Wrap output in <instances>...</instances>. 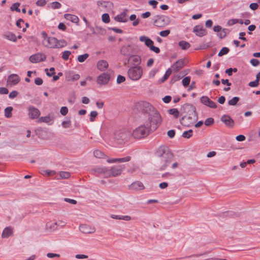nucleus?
<instances>
[{
	"label": "nucleus",
	"mask_w": 260,
	"mask_h": 260,
	"mask_svg": "<svg viewBox=\"0 0 260 260\" xmlns=\"http://www.w3.org/2000/svg\"><path fill=\"white\" fill-rule=\"evenodd\" d=\"M79 230L84 234H92L95 232V229L87 224H82L79 226Z\"/></svg>",
	"instance_id": "2eb2a0df"
},
{
	"label": "nucleus",
	"mask_w": 260,
	"mask_h": 260,
	"mask_svg": "<svg viewBox=\"0 0 260 260\" xmlns=\"http://www.w3.org/2000/svg\"><path fill=\"white\" fill-rule=\"evenodd\" d=\"M89 54L88 53H85L83 55H80L78 56L77 60L80 62H84L88 57Z\"/></svg>",
	"instance_id": "ea45409f"
},
{
	"label": "nucleus",
	"mask_w": 260,
	"mask_h": 260,
	"mask_svg": "<svg viewBox=\"0 0 260 260\" xmlns=\"http://www.w3.org/2000/svg\"><path fill=\"white\" fill-rule=\"evenodd\" d=\"M130 188L134 190H143L144 189V186L141 182L137 181L131 184Z\"/></svg>",
	"instance_id": "4be33fe9"
},
{
	"label": "nucleus",
	"mask_w": 260,
	"mask_h": 260,
	"mask_svg": "<svg viewBox=\"0 0 260 260\" xmlns=\"http://www.w3.org/2000/svg\"><path fill=\"white\" fill-rule=\"evenodd\" d=\"M95 171L98 173L104 174L108 176V169L106 168H98L95 169Z\"/></svg>",
	"instance_id": "4c0bfd02"
},
{
	"label": "nucleus",
	"mask_w": 260,
	"mask_h": 260,
	"mask_svg": "<svg viewBox=\"0 0 260 260\" xmlns=\"http://www.w3.org/2000/svg\"><path fill=\"white\" fill-rule=\"evenodd\" d=\"M178 45L183 50H186L190 47V44L185 41H181L178 43Z\"/></svg>",
	"instance_id": "2f4dec72"
},
{
	"label": "nucleus",
	"mask_w": 260,
	"mask_h": 260,
	"mask_svg": "<svg viewBox=\"0 0 260 260\" xmlns=\"http://www.w3.org/2000/svg\"><path fill=\"white\" fill-rule=\"evenodd\" d=\"M148 4L149 5L152 6L153 8H156L158 4V3L156 1L150 0L148 2Z\"/></svg>",
	"instance_id": "338daca9"
},
{
	"label": "nucleus",
	"mask_w": 260,
	"mask_h": 260,
	"mask_svg": "<svg viewBox=\"0 0 260 260\" xmlns=\"http://www.w3.org/2000/svg\"><path fill=\"white\" fill-rule=\"evenodd\" d=\"M124 166L122 165H116L113 166L110 170H108V176L109 177H116L122 173L124 170Z\"/></svg>",
	"instance_id": "6e6552de"
},
{
	"label": "nucleus",
	"mask_w": 260,
	"mask_h": 260,
	"mask_svg": "<svg viewBox=\"0 0 260 260\" xmlns=\"http://www.w3.org/2000/svg\"><path fill=\"white\" fill-rule=\"evenodd\" d=\"M201 102L202 104L206 106H208L211 108H216V105L215 103L211 100L208 96H203L201 98Z\"/></svg>",
	"instance_id": "4468645a"
},
{
	"label": "nucleus",
	"mask_w": 260,
	"mask_h": 260,
	"mask_svg": "<svg viewBox=\"0 0 260 260\" xmlns=\"http://www.w3.org/2000/svg\"><path fill=\"white\" fill-rule=\"evenodd\" d=\"M43 175L52 176L55 174V172L50 170H45L41 173Z\"/></svg>",
	"instance_id": "13d9d810"
},
{
	"label": "nucleus",
	"mask_w": 260,
	"mask_h": 260,
	"mask_svg": "<svg viewBox=\"0 0 260 260\" xmlns=\"http://www.w3.org/2000/svg\"><path fill=\"white\" fill-rule=\"evenodd\" d=\"M258 84H259V81H258L256 80H255L254 81L250 82L248 84L249 86L252 87H257V86H258Z\"/></svg>",
	"instance_id": "0e129e2a"
},
{
	"label": "nucleus",
	"mask_w": 260,
	"mask_h": 260,
	"mask_svg": "<svg viewBox=\"0 0 260 260\" xmlns=\"http://www.w3.org/2000/svg\"><path fill=\"white\" fill-rule=\"evenodd\" d=\"M221 121L229 127H232L234 125V121L228 115H223L221 117Z\"/></svg>",
	"instance_id": "dca6fc26"
},
{
	"label": "nucleus",
	"mask_w": 260,
	"mask_h": 260,
	"mask_svg": "<svg viewBox=\"0 0 260 260\" xmlns=\"http://www.w3.org/2000/svg\"><path fill=\"white\" fill-rule=\"evenodd\" d=\"M139 40L141 42H144L145 45L149 47L151 51L156 53H158L160 52L159 48L158 47L154 46L153 41L148 37L145 36H142L140 37Z\"/></svg>",
	"instance_id": "0eeeda50"
},
{
	"label": "nucleus",
	"mask_w": 260,
	"mask_h": 260,
	"mask_svg": "<svg viewBox=\"0 0 260 260\" xmlns=\"http://www.w3.org/2000/svg\"><path fill=\"white\" fill-rule=\"evenodd\" d=\"M213 30L214 31L218 32L217 36L221 39L224 38L226 35V29H222L220 26H215Z\"/></svg>",
	"instance_id": "412c9836"
},
{
	"label": "nucleus",
	"mask_w": 260,
	"mask_h": 260,
	"mask_svg": "<svg viewBox=\"0 0 260 260\" xmlns=\"http://www.w3.org/2000/svg\"><path fill=\"white\" fill-rule=\"evenodd\" d=\"M139 169V167L136 165H133L132 167L130 168L127 172L129 173H133Z\"/></svg>",
	"instance_id": "680f3d73"
},
{
	"label": "nucleus",
	"mask_w": 260,
	"mask_h": 260,
	"mask_svg": "<svg viewBox=\"0 0 260 260\" xmlns=\"http://www.w3.org/2000/svg\"><path fill=\"white\" fill-rule=\"evenodd\" d=\"M190 82V77L189 76L185 77L182 81V84L184 87L187 86Z\"/></svg>",
	"instance_id": "49530a36"
},
{
	"label": "nucleus",
	"mask_w": 260,
	"mask_h": 260,
	"mask_svg": "<svg viewBox=\"0 0 260 260\" xmlns=\"http://www.w3.org/2000/svg\"><path fill=\"white\" fill-rule=\"evenodd\" d=\"M51 5V7L54 9H59L61 6V5L57 2H54L52 3Z\"/></svg>",
	"instance_id": "4d7b16f0"
},
{
	"label": "nucleus",
	"mask_w": 260,
	"mask_h": 260,
	"mask_svg": "<svg viewBox=\"0 0 260 260\" xmlns=\"http://www.w3.org/2000/svg\"><path fill=\"white\" fill-rule=\"evenodd\" d=\"M129 137V133L126 131H120L115 134V139L120 143H124Z\"/></svg>",
	"instance_id": "1a4fd4ad"
},
{
	"label": "nucleus",
	"mask_w": 260,
	"mask_h": 260,
	"mask_svg": "<svg viewBox=\"0 0 260 260\" xmlns=\"http://www.w3.org/2000/svg\"><path fill=\"white\" fill-rule=\"evenodd\" d=\"M64 18L67 20H69L73 23L78 24L79 19L77 16L75 15L66 14L64 15Z\"/></svg>",
	"instance_id": "393cba45"
},
{
	"label": "nucleus",
	"mask_w": 260,
	"mask_h": 260,
	"mask_svg": "<svg viewBox=\"0 0 260 260\" xmlns=\"http://www.w3.org/2000/svg\"><path fill=\"white\" fill-rule=\"evenodd\" d=\"M62 125L64 128H68L71 126V121L70 120L63 121L62 122Z\"/></svg>",
	"instance_id": "69168bd1"
},
{
	"label": "nucleus",
	"mask_w": 260,
	"mask_h": 260,
	"mask_svg": "<svg viewBox=\"0 0 260 260\" xmlns=\"http://www.w3.org/2000/svg\"><path fill=\"white\" fill-rule=\"evenodd\" d=\"M170 34V30L167 29L159 32V34L161 37H166Z\"/></svg>",
	"instance_id": "6e6d98bb"
},
{
	"label": "nucleus",
	"mask_w": 260,
	"mask_h": 260,
	"mask_svg": "<svg viewBox=\"0 0 260 260\" xmlns=\"http://www.w3.org/2000/svg\"><path fill=\"white\" fill-rule=\"evenodd\" d=\"M52 120V118L50 116H43L41 117L39 119V121L40 122H43L45 123H49Z\"/></svg>",
	"instance_id": "79ce46f5"
},
{
	"label": "nucleus",
	"mask_w": 260,
	"mask_h": 260,
	"mask_svg": "<svg viewBox=\"0 0 260 260\" xmlns=\"http://www.w3.org/2000/svg\"><path fill=\"white\" fill-rule=\"evenodd\" d=\"M110 217L114 219L123 220L125 221H129L131 220V217L128 215H119L115 214H111Z\"/></svg>",
	"instance_id": "a878e982"
},
{
	"label": "nucleus",
	"mask_w": 260,
	"mask_h": 260,
	"mask_svg": "<svg viewBox=\"0 0 260 260\" xmlns=\"http://www.w3.org/2000/svg\"><path fill=\"white\" fill-rule=\"evenodd\" d=\"M96 67L101 71H104L108 68V63L105 60H100L97 62Z\"/></svg>",
	"instance_id": "5701e85b"
},
{
	"label": "nucleus",
	"mask_w": 260,
	"mask_h": 260,
	"mask_svg": "<svg viewBox=\"0 0 260 260\" xmlns=\"http://www.w3.org/2000/svg\"><path fill=\"white\" fill-rule=\"evenodd\" d=\"M49 71H50V72H48V69H45V72L46 73V74L49 77L52 76L53 75H54L55 74V69L54 68H51L49 69Z\"/></svg>",
	"instance_id": "3c124183"
},
{
	"label": "nucleus",
	"mask_w": 260,
	"mask_h": 260,
	"mask_svg": "<svg viewBox=\"0 0 260 260\" xmlns=\"http://www.w3.org/2000/svg\"><path fill=\"white\" fill-rule=\"evenodd\" d=\"M98 113L95 111H92L90 113V121L93 122L95 120V118L97 117Z\"/></svg>",
	"instance_id": "a18cd8bd"
},
{
	"label": "nucleus",
	"mask_w": 260,
	"mask_h": 260,
	"mask_svg": "<svg viewBox=\"0 0 260 260\" xmlns=\"http://www.w3.org/2000/svg\"><path fill=\"white\" fill-rule=\"evenodd\" d=\"M168 113L172 115L176 119L178 118L179 116V112L176 108H173L168 110Z\"/></svg>",
	"instance_id": "473e14b6"
},
{
	"label": "nucleus",
	"mask_w": 260,
	"mask_h": 260,
	"mask_svg": "<svg viewBox=\"0 0 260 260\" xmlns=\"http://www.w3.org/2000/svg\"><path fill=\"white\" fill-rule=\"evenodd\" d=\"M43 44L50 48H60L66 46L67 43L65 40H58L55 37H45L43 39Z\"/></svg>",
	"instance_id": "20e7f679"
},
{
	"label": "nucleus",
	"mask_w": 260,
	"mask_h": 260,
	"mask_svg": "<svg viewBox=\"0 0 260 260\" xmlns=\"http://www.w3.org/2000/svg\"><path fill=\"white\" fill-rule=\"evenodd\" d=\"M182 108L187 114L182 117L180 121V123L185 126H191L198 119L196 109L194 107L189 104L184 105Z\"/></svg>",
	"instance_id": "7ed1b4c3"
},
{
	"label": "nucleus",
	"mask_w": 260,
	"mask_h": 260,
	"mask_svg": "<svg viewBox=\"0 0 260 260\" xmlns=\"http://www.w3.org/2000/svg\"><path fill=\"white\" fill-rule=\"evenodd\" d=\"M110 80V75L107 73H103L97 79V83L100 85L106 84Z\"/></svg>",
	"instance_id": "ddd939ff"
},
{
	"label": "nucleus",
	"mask_w": 260,
	"mask_h": 260,
	"mask_svg": "<svg viewBox=\"0 0 260 260\" xmlns=\"http://www.w3.org/2000/svg\"><path fill=\"white\" fill-rule=\"evenodd\" d=\"M115 20L118 22H126L127 21V10H125L119 15L116 16L114 18Z\"/></svg>",
	"instance_id": "aec40b11"
},
{
	"label": "nucleus",
	"mask_w": 260,
	"mask_h": 260,
	"mask_svg": "<svg viewBox=\"0 0 260 260\" xmlns=\"http://www.w3.org/2000/svg\"><path fill=\"white\" fill-rule=\"evenodd\" d=\"M237 23H240V24H243V21L242 19H234L230 20L229 21V24L230 25H233V24H234Z\"/></svg>",
	"instance_id": "de8ad7c7"
},
{
	"label": "nucleus",
	"mask_w": 260,
	"mask_h": 260,
	"mask_svg": "<svg viewBox=\"0 0 260 260\" xmlns=\"http://www.w3.org/2000/svg\"><path fill=\"white\" fill-rule=\"evenodd\" d=\"M214 123V119L213 118H208L205 121V124L206 126H210Z\"/></svg>",
	"instance_id": "5fc2aeb1"
},
{
	"label": "nucleus",
	"mask_w": 260,
	"mask_h": 260,
	"mask_svg": "<svg viewBox=\"0 0 260 260\" xmlns=\"http://www.w3.org/2000/svg\"><path fill=\"white\" fill-rule=\"evenodd\" d=\"M47 256L48 258H53L55 257L59 258L60 255V254L57 253H48L47 254Z\"/></svg>",
	"instance_id": "bf43d9fd"
},
{
	"label": "nucleus",
	"mask_w": 260,
	"mask_h": 260,
	"mask_svg": "<svg viewBox=\"0 0 260 260\" xmlns=\"http://www.w3.org/2000/svg\"><path fill=\"white\" fill-rule=\"evenodd\" d=\"M169 17L165 15L156 16L154 20V25L157 27H164L170 23Z\"/></svg>",
	"instance_id": "423d86ee"
},
{
	"label": "nucleus",
	"mask_w": 260,
	"mask_h": 260,
	"mask_svg": "<svg viewBox=\"0 0 260 260\" xmlns=\"http://www.w3.org/2000/svg\"><path fill=\"white\" fill-rule=\"evenodd\" d=\"M13 110L12 107H8L5 109V116L6 118H9L12 116V112Z\"/></svg>",
	"instance_id": "72a5a7b5"
},
{
	"label": "nucleus",
	"mask_w": 260,
	"mask_h": 260,
	"mask_svg": "<svg viewBox=\"0 0 260 260\" xmlns=\"http://www.w3.org/2000/svg\"><path fill=\"white\" fill-rule=\"evenodd\" d=\"M20 6V3H14L11 7V9L12 10L14 11L15 10L16 11L18 12H20V10L19 9V7Z\"/></svg>",
	"instance_id": "603ef678"
},
{
	"label": "nucleus",
	"mask_w": 260,
	"mask_h": 260,
	"mask_svg": "<svg viewBox=\"0 0 260 260\" xmlns=\"http://www.w3.org/2000/svg\"><path fill=\"white\" fill-rule=\"evenodd\" d=\"M12 229L9 227L5 228L2 233V237L4 238H6L10 237L12 235Z\"/></svg>",
	"instance_id": "c85d7f7f"
},
{
	"label": "nucleus",
	"mask_w": 260,
	"mask_h": 260,
	"mask_svg": "<svg viewBox=\"0 0 260 260\" xmlns=\"http://www.w3.org/2000/svg\"><path fill=\"white\" fill-rule=\"evenodd\" d=\"M46 58V55L42 53H38L31 55L29 61L32 63H38L44 61Z\"/></svg>",
	"instance_id": "9d476101"
},
{
	"label": "nucleus",
	"mask_w": 260,
	"mask_h": 260,
	"mask_svg": "<svg viewBox=\"0 0 260 260\" xmlns=\"http://www.w3.org/2000/svg\"><path fill=\"white\" fill-rule=\"evenodd\" d=\"M102 20L104 22L106 23H109L110 21L109 14L107 13H105L103 14L102 16Z\"/></svg>",
	"instance_id": "c03bdc74"
},
{
	"label": "nucleus",
	"mask_w": 260,
	"mask_h": 260,
	"mask_svg": "<svg viewBox=\"0 0 260 260\" xmlns=\"http://www.w3.org/2000/svg\"><path fill=\"white\" fill-rule=\"evenodd\" d=\"M192 130L189 129L187 131H185L182 133V136L183 138L189 139L192 136Z\"/></svg>",
	"instance_id": "a19ab883"
},
{
	"label": "nucleus",
	"mask_w": 260,
	"mask_h": 260,
	"mask_svg": "<svg viewBox=\"0 0 260 260\" xmlns=\"http://www.w3.org/2000/svg\"><path fill=\"white\" fill-rule=\"evenodd\" d=\"M59 176L62 179H67L70 177V174L67 172H60L59 173Z\"/></svg>",
	"instance_id": "8fccbe9b"
},
{
	"label": "nucleus",
	"mask_w": 260,
	"mask_h": 260,
	"mask_svg": "<svg viewBox=\"0 0 260 260\" xmlns=\"http://www.w3.org/2000/svg\"><path fill=\"white\" fill-rule=\"evenodd\" d=\"M133 52V47L131 45H128L123 46L121 49V52L124 55H128Z\"/></svg>",
	"instance_id": "bb28decb"
},
{
	"label": "nucleus",
	"mask_w": 260,
	"mask_h": 260,
	"mask_svg": "<svg viewBox=\"0 0 260 260\" xmlns=\"http://www.w3.org/2000/svg\"><path fill=\"white\" fill-rule=\"evenodd\" d=\"M185 63L183 60H178L176 61L172 66L170 69L172 71L177 72L180 70L184 66Z\"/></svg>",
	"instance_id": "6ab92c4d"
},
{
	"label": "nucleus",
	"mask_w": 260,
	"mask_h": 260,
	"mask_svg": "<svg viewBox=\"0 0 260 260\" xmlns=\"http://www.w3.org/2000/svg\"><path fill=\"white\" fill-rule=\"evenodd\" d=\"M60 112L62 115H66L68 112V108L67 107H62L60 109Z\"/></svg>",
	"instance_id": "052dcab7"
},
{
	"label": "nucleus",
	"mask_w": 260,
	"mask_h": 260,
	"mask_svg": "<svg viewBox=\"0 0 260 260\" xmlns=\"http://www.w3.org/2000/svg\"><path fill=\"white\" fill-rule=\"evenodd\" d=\"M240 98L239 97H234L228 101V104L230 106H235L239 102Z\"/></svg>",
	"instance_id": "58836bf2"
},
{
	"label": "nucleus",
	"mask_w": 260,
	"mask_h": 260,
	"mask_svg": "<svg viewBox=\"0 0 260 260\" xmlns=\"http://www.w3.org/2000/svg\"><path fill=\"white\" fill-rule=\"evenodd\" d=\"M146 112L141 117L142 124L135 128L132 136L136 139H141L155 131L160 125L162 118L159 112L149 104H146Z\"/></svg>",
	"instance_id": "f257e3e1"
},
{
	"label": "nucleus",
	"mask_w": 260,
	"mask_h": 260,
	"mask_svg": "<svg viewBox=\"0 0 260 260\" xmlns=\"http://www.w3.org/2000/svg\"><path fill=\"white\" fill-rule=\"evenodd\" d=\"M129 19L132 21L134 20L133 23V25L134 26H137L140 22V20L139 19H136V15L135 14L131 15L129 17Z\"/></svg>",
	"instance_id": "e433bc0d"
},
{
	"label": "nucleus",
	"mask_w": 260,
	"mask_h": 260,
	"mask_svg": "<svg viewBox=\"0 0 260 260\" xmlns=\"http://www.w3.org/2000/svg\"><path fill=\"white\" fill-rule=\"evenodd\" d=\"M230 50L227 47H223L219 52L218 55V56H222L225 54H226L229 52Z\"/></svg>",
	"instance_id": "37998d69"
},
{
	"label": "nucleus",
	"mask_w": 260,
	"mask_h": 260,
	"mask_svg": "<svg viewBox=\"0 0 260 260\" xmlns=\"http://www.w3.org/2000/svg\"><path fill=\"white\" fill-rule=\"evenodd\" d=\"M143 69L141 66H136L131 67L127 71L128 77L133 81L139 80L142 76Z\"/></svg>",
	"instance_id": "39448f33"
},
{
	"label": "nucleus",
	"mask_w": 260,
	"mask_h": 260,
	"mask_svg": "<svg viewBox=\"0 0 260 260\" xmlns=\"http://www.w3.org/2000/svg\"><path fill=\"white\" fill-rule=\"evenodd\" d=\"M250 63L253 66L256 67L259 64V61L256 59L253 58L250 60Z\"/></svg>",
	"instance_id": "774afa93"
},
{
	"label": "nucleus",
	"mask_w": 260,
	"mask_h": 260,
	"mask_svg": "<svg viewBox=\"0 0 260 260\" xmlns=\"http://www.w3.org/2000/svg\"><path fill=\"white\" fill-rule=\"evenodd\" d=\"M5 38L6 39L13 41L16 42L17 41V37L15 34L12 32H8L4 35Z\"/></svg>",
	"instance_id": "c756f323"
},
{
	"label": "nucleus",
	"mask_w": 260,
	"mask_h": 260,
	"mask_svg": "<svg viewBox=\"0 0 260 260\" xmlns=\"http://www.w3.org/2000/svg\"><path fill=\"white\" fill-rule=\"evenodd\" d=\"M28 116L30 119H34L38 118L41 113L39 110L33 106H29L28 108Z\"/></svg>",
	"instance_id": "9b49d317"
},
{
	"label": "nucleus",
	"mask_w": 260,
	"mask_h": 260,
	"mask_svg": "<svg viewBox=\"0 0 260 260\" xmlns=\"http://www.w3.org/2000/svg\"><path fill=\"white\" fill-rule=\"evenodd\" d=\"M93 155L95 157L99 158H104V157L105 156V154L103 152L99 150H94L93 152Z\"/></svg>",
	"instance_id": "c9c22d12"
},
{
	"label": "nucleus",
	"mask_w": 260,
	"mask_h": 260,
	"mask_svg": "<svg viewBox=\"0 0 260 260\" xmlns=\"http://www.w3.org/2000/svg\"><path fill=\"white\" fill-rule=\"evenodd\" d=\"M158 157V165L160 170H165L174 159V155L167 146L159 147L156 152Z\"/></svg>",
	"instance_id": "f03ea898"
},
{
	"label": "nucleus",
	"mask_w": 260,
	"mask_h": 260,
	"mask_svg": "<svg viewBox=\"0 0 260 260\" xmlns=\"http://www.w3.org/2000/svg\"><path fill=\"white\" fill-rule=\"evenodd\" d=\"M58 226V223L56 221H50L46 223V228L51 230L56 229Z\"/></svg>",
	"instance_id": "7c9ffc66"
},
{
	"label": "nucleus",
	"mask_w": 260,
	"mask_h": 260,
	"mask_svg": "<svg viewBox=\"0 0 260 260\" xmlns=\"http://www.w3.org/2000/svg\"><path fill=\"white\" fill-rule=\"evenodd\" d=\"M129 62L134 65H139L141 63V58L138 55H132L129 57Z\"/></svg>",
	"instance_id": "b1692460"
},
{
	"label": "nucleus",
	"mask_w": 260,
	"mask_h": 260,
	"mask_svg": "<svg viewBox=\"0 0 260 260\" xmlns=\"http://www.w3.org/2000/svg\"><path fill=\"white\" fill-rule=\"evenodd\" d=\"M193 31L199 37H203L206 35L207 32L203 26L201 25H196L193 27Z\"/></svg>",
	"instance_id": "a211bd4d"
},
{
	"label": "nucleus",
	"mask_w": 260,
	"mask_h": 260,
	"mask_svg": "<svg viewBox=\"0 0 260 260\" xmlns=\"http://www.w3.org/2000/svg\"><path fill=\"white\" fill-rule=\"evenodd\" d=\"M172 72V69L170 68L168 69L167 70V71L166 72L162 78L160 80V82H164L166 80H167L168 78L170 76V75L171 74Z\"/></svg>",
	"instance_id": "f704fd0d"
},
{
	"label": "nucleus",
	"mask_w": 260,
	"mask_h": 260,
	"mask_svg": "<svg viewBox=\"0 0 260 260\" xmlns=\"http://www.w3.org/2000/svg\"><path fill=\"white\" fill-rule=\"evenodd\" d=\"M131 159V157L129 156H127L124 157L122 158H108L107 160V161L108 163L112 164V163H121V162H128L130 161Z\"/></svg>",
	"instance_id": "f3484780"
},
{
	"label": "nucleus",
	"mask_w": 260,
	"mask_h": 260,
	"mask_svg": "<svg viewBox=\"0 0 260 260\" xmlns=\"http://www.w3.org/2000/svg\"><path fill=\"white\" fill-rule=\"evenodd\" d=\"M71 54V52L70 51H65L62 53V58L64 60H67L69 59V56Z\"/></svg>",
	"instance_id": "09e8293b"
},
{
	"label": "nucleus",
	"mask_w": 260,
	"mask_h": 260,
	"mask_svg": "<svg viewBox=\"0 0 260 260\" xmlns=\"http://www.w3.org/2000/svg\"><path fill=\"white\" fill-rule=\"evenodd\" d=\"M20 81L18 75L12 74L9 76L7 80V84L13 86L18 84Z\"/></svg>",
	"instance_id": "f8f14e48"
},
{
	"label": "nucleus",
	"mask_w": 260,
	"mask_h": 260,
	"mask_svg": "<svg viewBox=\"0 0 260 260\" xmlns=\"http://www.w3.org/2000/svg\"><path fill=\"white\" fill-rule=\"evenodd\" d=\"M125 80V78L124 76L118 75L117 78V83L118 84H120L123 82Z\"/></svg>",
	"instance_id": "e2e57ef3"
},
{
	"label": "nucleus",
	"mask_w": 260,
	"mask_h": 260,
	"mask_svg": "<svg viewBox=\"0 0 260 260\" xmlns=\"http://www.w3.org/2000/svg\"><path fill=\"white\" fill-rule=\"evenodd\" d=\"M66 78L68 81H76L80 78V75L78 74H73L72 72H69L66 75Z\"/></svg>",
	"instance_id": "cd10ccee"
},
{
	"label": "nucleus",
	"mask_w": 260,
	"mask_h": 260,
	"mask_svg": "<svg viewBox=\"0 0 260 260\" xmlns=\"http://www.w3.org/2000/svg\"><path fill=\"white\" fill-rule=\"evenodd\" d=\"M183 76V74H181V73L178 74L174 76V77L172 78V81H173V82H176V81L179 80L180 79H181Z\"/></svg>",
	"instance_id": "864d4df0"
}]
</instances>
